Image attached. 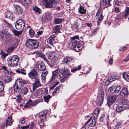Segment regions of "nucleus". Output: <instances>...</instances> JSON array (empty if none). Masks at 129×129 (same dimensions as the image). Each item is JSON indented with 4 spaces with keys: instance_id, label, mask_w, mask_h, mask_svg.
Listing matches in <instances>:
<instances>
[{
    "instance_id": "58",
    "label": "nucleus",
    "mask_w": 129,
    "mask_h": 129,
    "mask_svg": "<svg viewBox=\"0 0 129 129\" xmlns=\"http://www.w3.org/2000/svg\"><path fill=\"white\" fill-rule=\"evenodd\" d=\"M14 49L13 47H10L8 48L7 50V52L10 53Z\"/></svg>"
},
{
    "instance_id": "28",
    "label": "nucleus",
    "mask_w": 129,
    "mask_h": 129,
    "mask_svg": "<svg viewBox=\"0 0 129 129\" xmlns=\"http://www.w3.org/2000/svg\"><path fill=\"white\" fill-rule=\"evenodd\" d=\"M14 41L15 39L13 37H12L5 41V42H6V43L7 44L11 45L14 43Z\"/></svg>"
},
{
    "instance_id": "57",
    "label": "nucleus",
    "mask_w": 129,
    "mask_h": 129,
    "mask_svg": "<svg viewBox=\"0 0 129 129\" xmlns=\"http://www.w3.org/2000/svg\"><path fill=\"white\" fill-rule=\"evenodd\" d=\"M103 19V16L102 15V13H101V15H100L99 18L98 19V22L99 23L101 22Z\"/></svg>"
},
{
    "instance_id": "8",
    "label": "nucleus",
    "mask_w": 129,
    "mask_h": 129,
    "mask_svg": "<svg viewBox=\"0 0 129 129\" xmlns=\"http://www.w3.org/2000/svg\"><path fill=\"white\" fill-rule=\"evenodd\" d=\"M59 76L60 77H63L67 78L69 76L71 75L69 70L67 69L64 70H61L59 71Z\"/></svg>"
},
{
    "instance_id": "34",
    "label": "nucleus",
    "mask_w": 129,
    "mask_h": 129,
    "mask_svg": "<svg viewBox=\"0 0 129 129\" xmlns=\"http://www.w3.org/2000/svg\"><path fill=\"white\" fill-rule=\"evenodd\" d=\"M82 48V47L79 44H77L74 50L75 51L78 52L80 51Z\"/></svg>"
},
{
    "instance_id": "30",
    "label": "nucleus",
    "mask_w": 129,
    "mask_h": 129,
    "mask_svg": "<svg viewBox=\"0 0 129 129\" xmlns=\"http://www.w3.org/2000/svg\"><path fill=\"white\" fill-rule=\"evenodd\" d=\"M79 13L82 14H85L86 13V10L84 9V8L81 6H80L79 9Z\"/></svg>"
},
{
    "instance_id": "36",
    "label": "nucleus",
    "mask_w": 129,
    "mask_h": 129,
    "mask_svg": "<svg viewBox=\"0 0 129 129\" xmlns=\"http://www.w3.org/2000/svg\"><path fill=\"white\" fill-rule=\"evenodd\" d=\"M123 16L125 17L129 15V7H127L126 8L125 10L123 13Z\"/></svg>"
},
{
    "instance_id": "23",
    "label": "nucleus",
    "mask_w": 129,
    "mask_h": 129,
    "mask_svg": "<svg viewBox=\"0 0 129 129\" xmlns=\"http://www.w3.org/2000/svg\"><path fill=\"white\" fill-rule=\"evenodd\" d=\"M15 13L17 14H20L22 13V11L20 7L17 5L14 6Z\"/></svg>"
},
{
    "instance_id": "25",
    "label": "nucleus",
    "mask_w": 129,
    "mask_h": 129,
    "mask_svg": "<svg viewBox=\"0 0 129 129\" xmlns=\"http://www.w3.org/2000/svg\"><path fill=\"white\" fill-rule=\"evenodd\" d=\"M100 110L98 109H96L94 111L93 115V119L96 120L98 115V114L99 113Z\"/></svg>"
},
{
    "instance_id": "21",
    "label": "nucleus",
    "mask_w": 129,
    "mask_h": 129,
    "mask_svg": "<svg viewBox=\"0 0 129 129\" xmlns=\"http://www.w3.org/2000/svg\"><path fill=\"white\" fill-rule=\"evenodd\" d=\"M122 84V82L120 81H118L117 82L116 86L115 88V92H118L120 91L121 88V84Z\"/></svg>"
},
{
    "instance_id": "4",
    "label": "nucleus",
    "mask_w": 129,
    "mask_h": 129,
    "mask_svg": "<svg viewBox=\"0 0 129 129\" xmlns=\"http://www.w3.org/2000/svg\"><path fill=\"white\" fill-rule=\"evenodd\" d=\"M104 94L103 90L102 89H101L98 92V97L96 100V104L98 106H101L103 103L104 100Z\"/></svg>"
},
{
    "instance_id": "11",
    "label": "nucleus",
    "mask_w": 129,
    "mask_h": 129,
    "mask_svg": "<svg viewBox=\"0 0 129 129\" xmlns=\"http://www.w3.org/2000/svg\"><path fill=\"white\" fill-rule=\"evenodd\" d=\"M35 80L34 83L33 84V92L36 89L40 87L41 86V84L40 81V79L38 78Z\"/></svg>"
},
{
    "instance_id": "3",
    "label": "nucleus",
    "mask_w": 129,
    "mask_h": 129,
    "mask_svg": "<svg viewBox=\"0 0 129 129\" xmlns=\"http://www.w3.org/2000/svg\"><path fill=\"white\" fill-rule=\"evenodd\" d=\"M19 58L17 56L10 57L7 59L8 65L11 66H16L19 61Z\"/></svg>"
},
{
    "instance_id": "54",
    "label": "nucleus",
    "mask_w": 129,
    "mask_h": 129,
    "mask_svg": "<svg viewBox=\"0 0 129 129\" xmlns=\"http://www.w3.org/2000/svg\"><path fill=\"white\" fill-rule=\"evenodd\" d=\"M14 43L13 45V46L12 47H13V48L17 47L18 43V41H17L15 39V41H14Z\"/></svg>"
},
{
    "instance_id": "17",
    "label": "nucleus",
    "mask_w": 129,
    "mask_h": 129,
    "mask_svg": "<svg viewBox=\"0 0 129 129\" xmlns=\"http://www.w3.org/2000/svg\"><path fill=\"white\" fill-rule=\"evenodd\" d=\"M20 3L25 7L29 5L30 3V0H18Z\"/></svg>"
},
{
    "instance_id": "13",
    "label": "nucleus",
    "mask_w": 129,
    "mask_h": 129,
    "mask_svg": "<svg viewBox=\"0 0 129 129\" xmlns=\"http://www.w3.org/2000/svg\"><path fill=\"white\" fill-rule=\"evenodd\" d=\"M73 60L74 59L73 58L69 56H67L64 58L63 60L62 61V63L63 64L69 65L71 62L73 61Z\"/></svg>"
},
{
    "instance_id": "40",
    "label": "nucleus",
    "mask_w": 129,
    "mask_h": 129,
    "mask_svg": "<svg viewBox=\"0 0 129 129\" xmlns=\"http://www.w3.org/2000/svg\"><path fill=\"white\" fill-rule=\"evenodd\" d=\"M28 92V89L26 87H23L21 89L20 91L22 93L26 94Z\"/></svg>"
},
{
    "instance_id": "24",
    "label": "nucleus",
    "mask_w": 129,
    "mask_h": 129,
    "mask_svg": "<svg viewBox=\"0 0 129 129\" xmlns=\"http://www.w3.org/2000/svg\"><path fill=\"white\" fill-rule=\"evenodd\" d=\"M27 82V81L20 79H17L16 81V83L19 85V86H20L21 87L22 85L26 84Z\"/></svg>"
},
{
    "instance_id": "61",
    "label": "nucleus",
    "mask_w": 129,
    "mask_h": 129,
    "mask_svg": "<svg viewBox=\"0 0 129 129\" xmlns=\"http://www.w3.org/2000/svg\"><path fill=\"white\" fill-rule=\"evenodd\" d=\"M4 22L6 23V25H7L9 27L11 28L12 27V25L11 24L9 23L5 20Z\"/></svg>"
},
{
    "instance_id": "15",
    "label": "nucleus",
    "mask_w": 129,
    "mask_h": 129,
    "mask_svg": "<svg viewBox=\"0 0 129 129\" xmlns=\"http://www.w3.org/2000/svg\"><path fill=\"white\" fill-rule=\"evenodd\" d=\"M57 73V72L56 70L53 72L52 75L51 77L50 81V82L52 84H54L56 81L55 77Z\"/></svg>"
},
{
    "instance_id": "50",
    "label": "nucleus",
    "mask_w": 129,
    "mask_h": 129,
    "mask_svg": "<svg viewBox=\"0 0 129 129\" xmlns=\"http://www.w3.org/2000/svg\"><path fill=\"white\" fill-rule=\"evenodd\" d=\"M44 98L45 101L48 103L50 99L51 98V96L49 95H48L47 96H45V95L44 96Z\"/></svg>"
},
{
    "instance_id": "46",
    "label": "nucleus",
    "mask_w": 129,
    "mask_h": 129,
    "mask_svg": "<svg viewBox=\"0 0 129 129\" xmlns=\"http://www.w3.org/2000/svg\"><path fill=\"white\" fill-rule=\"evenodd\" d=\"M96 121V120L93 119L92 121L89 124V126L90 127H93L95 126Z\"/></svg>"
},
{
    "instance_id": "14",
    "label": "nucleus",
    "mask_w": 129,
    "mask_h": 129,
    "mask_svg": "<svg viewBox=\"0 0 129 129\" xmlns=\"http://www.w3.org/2000/svg\"><path fill=\"white\" fill-rule=\"evenodd\" d=\"M120 103L125 109L129 108V101L127 99H122Z\"/></svg>"
},
{
    "instance_id": "7",
    "label": "nucleus",
    "mask_w": 129,
    "mask_h": 129,
    "mask_svg": "<svg viewBox=\"0 0 129 129\" xmlns=\"http://www.w3.org/2000/svg\"><path fill=\"white\" fill-rule=\"evenodd\" d=\"M0 36L2 39H3L4 42L6 41L12 37L8 32L5 31H0Z\"/></svg>"
},
{
    "instance_id": "20",
    "label": "nucleus",
    "mask_w": 129,
    "mask_h": 129,
    "mask_svg": "<svg viewBox=\"0 0 129 129\" xmlns=\"http://www.w3.org/2000/svg\"><path fill=\"white\" fill-rule=\"evenodd\" d=\"M125 109L124 107L120 102L118 105L117 106L116 110L117 112H119L122 111Z\"/></svg>"
},
{
    "instance_id": "43",
    "label": "nucleus",
    "mask_w": 129,
    "mask_h": 129,
    "mask_svg": "<svg viewBox=\"0 0 129 129\" xmlns=\"http://www.w3.org/2000/svg\"><path fill=\"white\" fill-rule=\"evenodd\" d=\"M41 91L40 90L37 89L36 91V93L37 94V96H38V97H41L43 95V94L42 93H41Z\"/></svg>"
},
{
    "instance_id": "35",
    "label": "nucleus",
    "mask_w": 129,
    "mask_h": 129,
    "mask_svg": "<svg viewBox=\"0 0 129 129\" xmlns=\"http://www.w3.org/2000/svg\"><path fill=\"white\" fill-rule=\"evenodd\" d=\"M60 29V26L57 25L55 26L53 29V31L55 33L58 32L59 31Z\"/></svg>"
},
{
    "instance_id": "45",
    "label": "nucleus",
    "mask_w": 129,
    "mask_h": 129,
    "mask_svg": "<svg viewBox=\"0 0 129 129\" xmlns=\"http://www.w3.org/2000/svg\"><path fill=\"white\" fill-rule=\"evenodd\" d=\"M48 58L50 59L55 58V56L54 55L53 53L52 52H50L48 54Z\"/></svg>"
},
{
    "instance_id": "1",
    "label": "nucleus",
    "mask_w": 129,
    "mask_h": 129,
    "mask_svg": "<svg viewBox=\"0 0 129 129\" xmlns=\"http://www.w3.org/2000/svg\"><path fill=\"white\" fill-rule=\"evenodd\" d=\"M50 111L48 110H46L40 112L38 115L40 119L38 122V125L37 126L38 127V126L42 129L44 126V122L46 121L48 116L50 114Z\"/></svg>"
},
{
    "instance_id": "47",
    "label": "nucleus",
    "mask_w": 129,
    "mask_h": 129,
    "mask_svg": "<svg viewBox=\"0 0 129 129\" xmlns=\"http://www.w3.org/2000/svg\"><path fill=\"white\" fill-rule=\"evenodd\" d=\"M4 89V85L2 82L0 81V93H1Z\"/></svg>"
},
{
    "instance_id": "44",
    "label": "nucleus",
    "mask_w": 129,
    "mask_h": 129,
    "mask_svg": "<svg viewBox=\"0 0 129 129\" xmlns=\"http://www.w3.org/2000/svg\"><path fill=\"white\" fill-rule=\"evenodd\" d=\"M1 69L3 70L5 73L8 74H10L8 71L7 69V67L5 66H2L1 67Z\"/></svg>"
},
{
    "instance_id": "19",
    "label": "nucleus",
    "mask_w": 129,
    "mask_h": 129,
    "mask_svg": "<svg viewBox=\"0 0 129 129\" xmlns=\"http://www.w3.org/2000/svg\"><path fill=\"white\" fill-rule=\"evenodd\" d=\"M100 4L102 6H103L106 8H107L108 6L111 5L109 1H107L106 0H103L100 2Z\"/></svg>"
},
{
    "instance_id": "56",
    "label": "nucleus",
    "mask_w": 129,
    "mask_h": 129,
    "mask_svg": "<svg viewBox=\"0 0 129 129\" xmlns=\"http://www.w3.org/2000/svg\"><path fill=\"white\" fill-rule=\"evenodd\" d=\"M30 126V128L33 129H38V128L36 127V126L33 123H32L31 125H29Z\"/></svg>"
},
{
    "instance_id": "59",
    "label": "nucleus",
    "mask_w": 129,
    "mask_h": 129,
    "mask_svg": "<svg viewBox=\"0 0 129 129\" xmlns=\"http://www.w3.org/2000/svg\"><path fill=\"white\" fill-rule=\"evenodd\" d=\"M122 3V2L120 0H117L115 2V4L118 6H119Z\"/></svg>"
},
{
    "instance_id": "27",
    "label": "nucleus",
    "mask_w": 129,
    "mask_h": 129,
    "mask_svg": "<svg viewBox=\"0 0 129 129\" xmlns=\"http://www.w3.org/2000/svg\"><path fill=\"white\" fill-rule=\"evenodd\" d=\"M13 86L14 91L16 92L19 91L21 87L19 86V85L16 83L14 84Z\"/></svg>"
},
{
    "instance_id": "60",
    "label": "nucleus",
    "mask_w": 129,
    "mask_h": 129,
    "mask_svg": "<svg viewBox=\"0 0 129 129\" xmlns=\"http://www.w3.org/2000/svg\"><path fill=\"white\" fill-rule=\"evenodd\" d=\"M61 88V86H57L55 89V90L53 91V93H56L57 92V91Z\"/></svg>"
},
{
    "instance_id": "51",
    "label": "nucleus",
    "mask_w": 129,
    "mask_h": 129,
    "mask_svg": "<svg viewBox=\"0 0 129 129\" xmlns=\"http://www.w3.org/2000/svg\"><path fill=\"white\" fill-rule=\"evenodd\" d=\"M54 40L53 39H50L48 38L47 40V42L48 44L51 45V46H53V41Z\"/></svg>"
},
{
    "instance_id": "38",
    "label": "nucleus",
    "mask_w": 129,
    "mask_h": 129,
    "mask_svg": "<svg viewBox=\"0 0 129 129\" xmlns=\"http://www.w3.org/2000/svg\"><path fill=\"white\" fill-rule=\"evenodd\" d=\"M56 58L55 57V58L53 59H51V67H53V66H55L56 65V63H57L56 60Z\"/></svg>"
},
{
    "instance_id": "18",
    "label": "nucleus",
    "mask_w": 129,
    "mask_h": 129,
    "mask_svg": "<svg viewBox=\"0 0 129 129\" xmlns=\"http://www.w3.org/2000/svg\"><path fill=\"white\" fill-rule=\"evenodd\" d=\"M79 43V42L78 41H72L69 44V46L71 49H74L77 44Z\"/></svg>"
},
{
    "instance_id": "49",
    "label": "nucleus",
    "mask_w": 129,
    "mask_h": 129,
    "mask_svg": "<svg viewBox=\"0 0 129 129\" xmlns=\"http://www.w3.org/2000/svg\"><path fill=\"white\" fill-rule=\"evenodd\" d=\"M109 79L111 82H112L116 80L115 78V76L114 75H113L109 77Z\"/></svg>"
},
{
    "instance_id": "48",
    "label": "nucleus",
    "mask_w": 129,
    "mask_h": 129,
    "mask_svg": "<svg viewBox=\"0 0 129 129\" xmlns=\"http://www.w3.org/2000/svg\"><path fill=\"white\" fill-rule=\"evenodd\" d=\"M29 34L30 36L31 37H34L35 35V32L32 29H30L29 31Z\"/></svg>"
},
{
    "instance_id": "33",
    "label": "nucleus",
    "mask_w": 129,
    "mask_h": 129,
    "mask_svg": "<svg viewBox=\"0 0 129 129\" xmlns=\"http://www.w3.org/2000/svg\"><path fill=\"white\" fill-rule=\"evenodd\" d=\"M6 16L7 17L9 18L12 20L14 19L15 18V17L13 14H12L11 12L7 13Z\"/></svg>"
},
{
    "instance_id": "32",
    "label": "nucleus",
    "mask_w": 129,
    "mask_h": 129,
    "mask_svg": "<svg viewBox=\"0 0 129 129\" xmlns=\"http://www.w3.org/2000/svg\"><path fill=\"white\" fill-rule=\"evenodd\" d=\"M115 86L114 85H113L111 86L108 89L109 92L110 93L115 92V90H115Z\"/></svg>"
},
{
    "instance_id": "55",
    "label": "nucleus",
    "mask_w": 129,
    "mask_h": 129,
    "mask_svg": "<svg viewBox=\"0 0 129 129\" xmlns=\"http://www.w3.org/2000/svg\"><path fill=\"white\" fill-rule=\"evenodd\" d=\"M16 99L17 100V101L19 103L22 100V99L21 96L20 95H19L16 96Z\"/></svg>"
},
{
    "instance_id": "31",
    "label": "nucleus",
    "mask_w": 129,
    "mask_h": 129,
    "mask_svg": "<svg viewBox=\"0 0 129 129\" xmlns=\"http://www.w3.org/2000/svg\"><path fill=\"white\" fill-rule=\"evenodd\" d=\"M123 125L122 122H117L114 128L115 129H119L122 127Z\"/></svg>"
},
{
    "instance_id": "16",
    "label": "nucleus",
    "mask_w": 129,
    "mask_h": 129,
    "mask_svg": "<svg viewBox=\"0 0 129 129\" xmlns=\"http://www.w3.org/2000/svg\"><path fill=\"white\" fill-rule=\"evenodd\" d=\"M128 94V92L127 89L126 88H124L122 89L119 95L122 97H124Z\"/></svg>"
},
{
    "instance_id": "9",
    "label": "nucleus",
    "mask_w": 129,
    "mask_h": 129,
    "mask_svg": "<svg viewBox=\"0 0 129 129\" xmlns=\"http://www.w3.org/2000/svg\"><path fill=\"white\" fill-rule=\"evenodd\" d=\"M55 0H43L44 4L47 8H53V4Z\"/></svg>"
},
{
    "instance_id": "26",
    "label": "nucleus",
    "mask_w": 129,
    "mask_h": 129,
    "mask_svg": "<svg viewBox=\"0 0 129 129\" xmlns=\"http://www.w3.org/2000/svg\"><path fill=\"white\" fill-rule=\"evenodd\" d=\"M34 104L32 103V101L30 100L24 106V108H28L30 106H34Z\"/></svg>"
},
{
    "instance_id": "2",
    "label": "nucleus",
    "mask_w": 129,
    "mask_h": 129,
    "mask_svg": "<svg viewBox=\"0 0 129 129\" xmlns=\"http://www.w3.org/2000/svg\"><path fill=\"white\" fill-rule=\"evenodd\" d=\"M25 45L27 48L32 49L37 48L39 43L37 40L30 39L26 42Z\"/></svg>"
},
{
    "instance_id": "42",
    "label": "nucleus",
    "mask_w": 129,
    "mask_h": 129,
    "mask_svg": "<svg viewBox=\"0 0 129 129\" xmlns=\"http://www.w3.org/2000/svg\"><path fill=\"white\" fill-rule=\"evenodd\" d=\"M82 68L81 66V65H79L77 67H75L74 69H71V72H74L76 71L80 70Z\"/></svg>"
},
{
    "instance_id": "22",
    "label": "nucleus",
    "mask_w": 129,
    "mask_h": 129,
    "mask_svg": "<svg viewBox=\"0 0 129 129\" xmlns=\"http://www.w3.org/2000/svg\"><path fill=\"white\" fill-rule=\"evenodd\" d=\"M13 123V121L12 120V116L10 115L7 118L6 121V126L11 125Z\"/></svg>"
},
{
    "instance_id": "53",
    "label": "nucleus",
    "mask_w": 129,
    "mask_h": 129,
    "mask_svg": "<svg viewBox=\"0 0 129 129\" xmlns=\"http://www.w3.org/2000/svg\"><path fill=\"white\" fill-rule=\"evenodd\" d=\"M33 10L35 12L40 13V9L39 8L37 7H34L33 8Z\"/></svg>"
},
{
    "instance_id": "12",
    "label": "nucleus",
    "mask_w": 129,
    "mask_h": 129,
    "mask_svg": "<svg viewBox=\"0 0 129 129\" xmlns=\"http://www.w3.org/2000/svg\"><path fill=\"white\" fill-rule=\"evenodd\" d=\"M36 67L38 70L41 71H43L45 70L46 68L44 63L41 61L38 62L36 64Z\"/></svg>"
},
{
    "instance_id": "39",
    "label": "nucleus",
    "mask_w": 129,
    "mask_h": 129,
    "mask_svg": "<svg viewBox=\"0 0 129 129\" xmlns=\"http://www.w3.org/2000/svg\"><path fill=\"white\" fill-rule=\"evenodd\" d=\"M63 19L55 18L54 19V22L55 24H59L62 22Z\"/></svg>"
},
{
    "instance_id": "64",
    "label": "nucleus",
    "mask_w": 129,
    "mask_h": 129,
    "mask_svg": "<svg viewBox=\"0 0 129 129\" xmlns=\"http://www.w3.org/2000/svg\"><path fill=\"white\" fill-rule=\"evenodd\" d=\"M129 59V54L126 57V58L123 59L122 60L124 62H126Z\"/></svg>"
},
{
    "instance_id": "29",
    "label": "nucleus",
    "mask_w": 129,
    "mask_h": 129,
    "mask_svg": "<svg viewBox=\"0 0 129 129\" xmlns=\"http://www.w3.org/2000/svg\"><path fill=\"white\" fill-rule=\"evenodd\" d=\"M12 79L11 76H6L5 79L3 80V82L5 83H7L11 82Z\"/></svg>"
},
{
    "instance_id": "5",
    "label": "nucleus",
    "mask_w": 129,
    "mask_h": 129,
    "mask_svg": "<svg viewBox=\"0 0 129 129\" xmlns=\"http://www.w3.org/2000/svg\"><path fill=\"white\" fill-rule=\"evenodd\" d=\"M37 69H32L28 74L29 77L31 79H36L39 78V75Z\"/></svg>"
},
{
    "instance_id": "37",
    "label": "nucleus",
    "mask_w": 129,
    "mask_h": 129,
    "mask_svg": "<svg viewBox=\"0 0 129 129\" xmlns=\"http://www.w3.org/2000/svg\"><path fill=\"white\" fill-rule=\"evenodd\" d=\"M123 78L125 80L127 78L129 79V72H126L123 73Z\"/></svg>"
},
{
    "instance_id": "10",
    "label": "nucleus",
    "mask_w": 129,
    "mask_h": 129,
    "mask_svg": "<svg viewBox=\"0 0 129 129\" xmlns=\"http://www.w3.org/2000/svg\"><path fill=\"white\" fill-rule=\"evenodd\" d=\"M117 97V95H115L110 96L108 99L107 103L109 106L111 105L115 102Z\"/></svg>"
},
{
    "instance_id": "41",
    "label": "nucleus",
    "mask_w": 129,
    "mask_h": 129,
    "mask_svg": "<svg viewBox=\"0 0 129 129\" xmlns=\"http://www.w3.org/2000/svg\"><path fill=\"white\" fill-rule=\"evenodd\" d=\"M12 31L14 35L17 36H19L20 35L21 33V31H18L16 30H13Z\"/></svg>"
},
{
    "instance_id": "62",
    "label": "nucleus",
    "mask_w": 129,
    "mask_h": 129,
    "mask_svg": "<svg viewBox=\"0 0 129 129\" xmlns=\"http://www.w3.org/2000/svg\"><path fill=\"white\" fill-rule=\"evenodd\" d=\"M111 82H112L110 81L108 79V80H106L105 82V86H107Z\"/></svg>"
},
{
    "instance_id": "63",
    "label": "nucleus",
    "mask_w": 129,
    "mask_h": 129,
    "mask_svg": "<svg viewBox=\"0 0 129 129\" xmlns=\"http://www.w3.org/2000/svg\"><path fill=\"white\" fill-rule=\"evenodd\" d=\"M79 37L78 36H76L73 37L71 38V39L72 41H75V39H78Z\"/></svg>"
},
{
    "instance_id": "52",
    "label": "nucleus",
    "mask_w": 129,
    "mask_h": 129,
    "mask_svg": "<svg viewBox=\"0 0 129 129\" xmlns=\"http://www.w3.org/2000/svg\"><path fill=\"white\" fill-rule=\"evenodd\" d=\"M1 58L3 59H4L8 54L7 53H5L3 52H1Z\"/></svg>"
},
{
    "instance_id": "6",
    "label": "nucleus",
    "mask_w": 129,
    "mask_h": 129,
    "mask_svg": "<svg viewBox=\"0 0 129 129\" xmlns=\"http://www.w3.org/2000/svg\"><path fill=\"white\" fill-rule=\"evenodd\" d=\"M25 26V24L24 20L21 19H19L16 22L15 27L18 30L22 31Z\"/></svg>"
}]
</instances>
